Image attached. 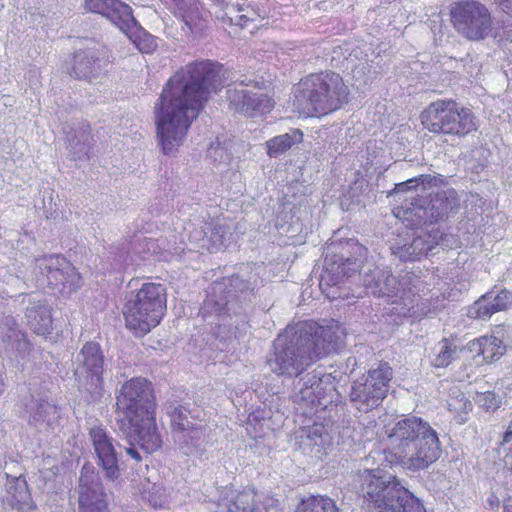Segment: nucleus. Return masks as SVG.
Returning a JSON list of instances; mask_svg holds the SVG:
<instances>
[{
  "label": "nucleus",
  "instance_id": "1",
  "mask_svg": "<svg viewBox=\"0 0 512 512\" xmlns=\"http://www.w3.org/2000/svg\"><path fill=\"white\" fill-rule=\"evenodd\" d=\"M223 65L195 61L167 81L156 107L157 135L165 154L180 146L212 93L222 86Z\"/></svg>",
  "mask_w": 512,
  "mask_h": 512
},
{
  "label": "nucleus",
  "instance_id": "2",
  "mask_svg": "<svg viewBox=\"0 0 512 512\" xmlns=\"http://www.w3.org/2000/svg\"><path fill=\"white\" fill-rule=\"evenodd\" d=\"M337 323L322 325L315 320H304L294 328H286L273 343L268 364L279 376H299L306 365L326 355L337 341Z\"/></svg>",
  "mask_w": 512,
  "mask_h": 512
},
{
  "label": "nucleus",
  "instance_id": "3",
  "mask_svg": "<svg viewBox=\"0 0 512 512\" xmlns=\"http://www.w3.org/2000/svg\"><path fill=\"white\" fill-rule=\"evenodd\" d=\"M157 400L154 386L144 377L125 381L116 395L119 429L131 444L148 454L162 447V437L156 423Z\"/></svg>",
  "mask_w": 512,
  "mask_h": 512
},
{
  "label": "nucleus",
  "instance_id": "4",
  "mask_svg": "<svg viewBox=\"0 0 512 512\" xmlns=\"http://www.w3.org/2000/svg\"><path fill=\"white\" fill-rule=\"evenodd\" d=\"M389 451L386 459L411 471L424 470L437 461L441 448L437 432L422 418L408 415L385 426Z\"/></svg>",
  "mask_w": 512,
  "mask_h": 512
},
{
  "label": "nucleus",
  "instance_id": "5",
  "mask_svg": "<svg viewBox=\"0 0 512 512\" xmlns=\"http://www.w3.org/2000/svg\"><path fill=\"white\" fill-rule=\"evenodd\" d=\"M349 89L342 76L334 71L311 73L294 88L293 107L303 117H322L348 102Z\"/></svg>",
  "mask_w": 512,
  "mask_h": 512
},
{
  "label": "nucleus",
  "instance_id": "6",
  "mask_svg": "<svg viewBox=\"0 0 512 512\" xmlns=\"http://www.w3.org/2000/svg\"><path fill=\"white\" fill-rule=\"evenodd\" d=\"M361 489L375 512H427L423 502L397 476L386 477L380 469L363 472Z\"/></svg>",
  "mask_w": 512,
  "mask_h": 512
},
{
  "label": "nucleus",
  "instance_id": "7",
  "mask_svg": "<svg viewBox=\"0 0 512 512\" xmlns=\"http://www.w3.org/2000/svg\"><path fill=\"white\" fill-rule=\"evenodd\" d=\"M166 310V287L146 282L125 302L122 313L126 328L136 336H144L161 323Z\"/></svg>",
  "mask_w": 512,
  "mask_h": 512
},
{
  "label": "nucleus",
  "instance_id": "8",
  "mask_svg": "<svg viewBox=\"0 0 512 512\" xmlns=\"http://www.w3.org/2000/svg\"><path fill=\"white\" fill-rule=\"evenodd\" d=\"M419 120L423 128L434 136L463 138L478 128L474 112L452 98L430 102L421 111Z\"/></svg>",
  "mask_w": 512,
  "mask_h": 512
},
{
  "label": "nucleus",
  "instance_id": "9",
  "mask_svg": "<svg viewBox=\"0 0 512 512\" xmlns=\"http://www.w3.org/2000/svg\"><path fill=\"white\" fill-rule=\"evenodd\" d=\"M453 29L469 41L485 40L494 29L491 10L479 0H457L449 6Z\"/></svg>",
  "mask_w": 512,
  "mask_h": 512
},
{
  "label": "nucleus",
  "instance_id": "10",
  "mask_svg": "<svg viewBox=\"0 0 512 512\" xmlns=\"http://www.w3.org/2000/svg\"><path fill=\"white\" fill-rule=\"evenodd\" d=\"M369 277L371 280H366V286L374 296L392 299L391 315L416 316L419 297L411 287H405L390 270L377 269Z\"/></svg>",
  "mask_w": 512,
  "mask_h": 512
},
{
  "label": "nucleus",
  "instance_id": "11",
  "mask_svg": "<svg viewBox=\"0 0 512 512\" xmlns=\"http://www.w3.org/2000/svg\"><path fill=\"white\" fill-rule=\"evenodd\" d=\"M392 377V367L381 361L377 368L368 370L365 376L353 383L350 401L360 411L377 408L387 396Z\"/></svg>",
  "mask_w": 512,
  "mask_h": 512
},
{
  "label": "nucleus",
  "instance_id": "12",
  "mask_svg": "<svg viewBox=\"0 0 512 512\" xmlns=\"http://www.w3.org/2000/svg\"><path fill=\"white\" fill-rule=\"evenodd\" d=\"M247 87L243 82L229 86L227 98L230 108L246 117L269 114L275 107L274 99L266 93L253 92Z\"/></svg>",
  "mask_w": 512,
  "mask_h": 512
},
{
  "label": "nucleus",
  "instance_id": "13",
  "mask_svg": "<svg viewBox=\"0 0 512 512\" xmlns=\"http://www.w3.org/2000/svg\"><path fill=\"white\" fill-rule=\"evenodd\" d=\"M46 277L48 285L58 292L69 297L82 286V276L77 269L61 255H54L49 258L46 266Z\"/></svg>",
  "mask_w": 512,
  "mask_h": 512
},
{
  "label": "nucleus",
  "instance_id": "14",
  "mask_svg": "<svg viewBox=\"0 0 512 512\" xmlns=\"http://www.w3.org/2000/svg\"><path fill=\"white\" fill-rule=\"evenodd\" d=\"M80 365L76 371L80 381L90 389L103 387L104 354L99 343L86 342L79 352Z\"/></svg>",
  "mask_w": 512,
  "mask_h": 512
},
{
  "label": "nucleus",
  "instance_id": "15",
  "mask_svg": "<svg viewBox=\"0 0 512 512\" xmlns=\"http://www.w3.org/2000/svg\"><path fill=\"white\" fill-rule=\"evenodd\" d=\"M465 349L481 365L495 364L506 355L508 350L505 340L494 333L473 338L467 342Z\"/></svg>",
  "mask_w": 512,
  "mask_h": 512
},
{
  "label": "nucleus",
  "instance_id": "16",
  "mask_svg": "<svg viewBox=\"0 0 512 512\" xmlns=\"http://www.w3.org/2000/svg\"><path fill=\"white\" fill-rule=\"evenodd\" d=\"M89 436L95 453L99 460V465L105 471V475L110 480L118 479L120 475L118 459L112 439L107 435L106 430L102 426L90 428Z\"/></svg>",
  "mask_w": 512,
  "mask_h": 512
},
{
  "label": "nucleus",
  "instance_id": "17",
  "mask_svg": "<svg viewBox=\"0 0 512 512\" xmlns=\"http://www.w3.org/2000/svg\"><path fill=\"white\" fill-rule=\"evenodd\" d=\"M85 8L105 16L121 30L135 23L131 7L120 0H85Z\"/></svg>",
  "mask_w": 512,
  "mask_h": 512
},
{
  "label": "nucleus",
  "instance_id": "18",
  "mask_svg": "<svg viewBox=\"0 0 512 512\" xmlns=\"http://www.w3.org/2000/svg\"><path fill=\"white\" fill-rule=\"evenodd\" d=\"M106 494L101 484L89 485L81 478L79 484V509L80 512H108Z\"/></svg>",
  "mask_w": 512,
  "mask_h": 512
},
{
  "label": "nucleus",
  "instance_id": "19",
  "mask_svg": "<svg viewBox=\"0 0 512 512\" xmlns=\"http://www.w3.org/2000/svg\"><path fill=\"white\" fill-rule=\"evenodd\" d=\"M303 139L304 134L299 128L292 129L290 133L275 136L265 143L267 155L270 158H277L289 151L294 144L302 143Z\"/></svg>",
  "mask_w": 512,
  "mask_h": 512
},
{
  "label": "nucleus",
  "instance_id": "20",
  "mask_svg": "<svg viewBox=\"0 0 512 512\" xmlns=\"http://www.w3.org/2000/svg\"><path fill=\"white\" fill-rule=\"evenodd\" d=\"M294 512H340L335 501L326 495H309L303 498Z\"/></svg>",
  "mask_w": 512,
  "mask_h": 512
},
{
  "label": "nucleus",
  "instance_id": "21",
  "mask_svg": "<svg viewBox=\"0 0 512 512\" xmlns=\"http://www.w3.org/2000/svg\"><path fill=\"white\" fill-rule=\"evenodd\" d=\"M457 335L451 334L439 342V351L432 360L435 368H446L458 357Z\"/></svg>",
  "mask_w": 512,
  "mask_h": 512
},
{
  "label": "nucleus",
  "instance_id": "22",
  "mask_svg": "<svg viewBox=\"0 0 512 512\" xmlns=\"http://www.w3.org/2000/svg\"><path fill=\"white\" fill-rule=\"evenodd\" d=\"M59 417L58 406L42 400L36 404L35 408H33L29 417V423L32 425L46 423L51 426L59 419Z\"/></svg>",
  "mask_w": 512,
  "mask_h": 512
},
{
  "label": "nucleus",
  "instance_id": "23",
  "mask_svg": "<svg viewBox=\"0 0 512 512\" xmlns=\"http://www.w3.org/2000/svg\"><path fill=\"white\" fill-rule=\"evenodd\" d=\"M27 316L35 333L45 335L50 332L52 315L48 308L40 307L39 309H31Z\"/></svg>",
  "mask_w": 512,
  "mask_h": 512
},
{
  "label": "nucleus",
  "instance_id": "24",
  "mask_svg": "<svg viewBox=\"0 0 512 512\" xmlns=\"http://www.w3.org/2000/svg\"><path fill=\"white\" fill-rule=\"evenodd\" d=\"M490 294L486 293L468 306L466 316L471 320L490 319L495 310L491 307Z\"/></svg>",
  "mask_w": 512,
  "mask_h": 512
},
{
  "label": "nucleus",
  "instance_id": "25",
  "mask_svg": "<svg viewBox=\"0 0 512 512\" xmlns=\"http://www.w3.org/2000/svg\"><path fill=\"white\" fill-rule=\"evenodd\" d=\"M181 16L192 33L201 32L204 30L206 20L203 18L195 0L190 5L189 9L185 10Z\"/></svg>",
  "mask_w": 512,
  "mask_h": 512
},
{
  "label": "nucleus",
  "instance_id": "26",
  "mask_svg": "<svg viewBox=\"0 0 512 512\" xmlns=\"http://www.w3.org/2000/svg\"><path fill=\"white\" fill-rule=\"evenodd\" d=\"M130 38L137 49L142 53H152L157 47L155 38L142 30L135 32Z\"/></svg>",
  "mask_w": 512,
  "mask_h": 512
},
{
  "label": "nucleus",
  "instance_id": "27",
  "mask_svg": "<svg viewBox=\"0 0 512 512\" xmlns=\"http://www.w3.org/2000/svg\"><path fill=\"white\" fill-rule=\"evenodd\" d=\"M75 64L72 67L71 75H75L76 78H89L93 74V60L88 57H81L80 54L74 56Z\"/></svg>",
  "mask_w": 512,
  "mask_h": 512
},
{
  "label": "nucleus",
  "instance_id": "28",
  "mask_svg": "<svg viewBox=\"0 0 512 512\" xmlns=\"http://www.w3.org/2000/svg\"><path fill=\"white\" fill-rule=\"evenodd\" d=\"M171 426L178 432L197 430V426L189 425L187 415L181 407L175 408L170 414Z\"/></svg>",
  "mask_w": 512,
  "mask_h": 512
},
{
  "label": "nucleus",
  "instance_id": "29",
  "mask_svg": "<svg viewBox=\"0 0 512 512\" xmlns=\"http://www.w3.org/2000/svg\"><path fill=\"white\" fill-rule=\"evenodd\" d=\"M477 403L485 411L494 412L500 407L501 401L495 392L486 391L478 396Z\"/></svg>",
  "mask_w": 512,
  "mask_h": 512
},
{
  "label": "nucleus",
  "instance_id": "30",
  "mask_svg": "<svg viewBox=\"0 0 512 512\" xmlns=\"http://www.w3.org/2000/svg\"><path fill=\"white\" fill-rule=\"evenodd\" d=\"M495 313L507 310L512 305V292L507 289L500 290L491 301Z\"/></svg>",
  "mask_w": 512,
  "mask_h": 512
},
{
  "label": "nucleus",
  "instance_id": "31",
  "mask_svg": "<svg viewBox=\"0 0 512 512\" xmlns=\"http://www.w3.org/2000/svg\"><path fill=\"white\" fill-rule=\"evenodd\" d=\"M432 181V178L430 175H420L416 178L408 179L404 182L396 184L395 189L398 191H408L411 188H415L417 185L424 184V183H430Z\"/></svg>",
  "mask_w": 512,
  "mask_h": 512
},
{
  "label": "nucleus",
  "instance_id": "32",
  "mask_svg": "<svg viewBox=\"0 0 512 512\" xmlns=\"http://www.w3.org/2000/svg\"><path fill=\"white\" fill-rule=\"evenodd\" d=\"M226 9H227V12L225 13V17H222V20H223V22L229 23L230 25H232L234 23V18L232 16L234 13H240V12L245 11V9L240 6H231V7L227 6ZM247 11H249V13H250V12H253V9L249 10L247 8L246 12Z\"/></svg>",
  "mask_w": 512,
  "mask_h": 512
},
{
  "label": "nucleus",
  "instance_id": "33",
  "mask_svg": "<svg viewBox=\"0 0 512 512\" xmlns=\"http://www.w3.org/2000/svg\"><path fill=\"white\" fill-rule=\"evenodd\" d=\"M494 3L503 14L512 18V0H494Z\"/></svg>",
  "mask_w": 512,
  "mask_h": 512
},
{
  "label": "nucleus",
  "instance_id": "34",
  "mask_svg": "<svg viewBox=\"0 0 512 512\" xmlns=\"http://www.w3.org/2000/svg\"><path fill=\"white\" fill-rule=\"evenodd\" d=\"M253 14L254 13H249V11H247L245 14L238 13V15H236V24L241 28L247 27L250 22L255 20L252 16Z\"/></svg>",
  "mask_w": 512,
  "mask_h": 512
},
{
  "label": "nucleus",
  "instance_id": "35",
  "mask_svg": "<svg viewBox=\"0 0 512 512\" xmlns=\"http://www.w3.org/2000/svg\"><path fill=\"white\" fill-rule=\"evenodd\" d=\"M324 432V426L322 424H314L308 433V438L315 440L316 438H322Z\"/></svg>",
  "mask_w": 512,
  "mask_h": 512
},
{
  "label": "nucleus",
  "instance_id": "36",
  "mask_svg": "<svg viewBox=\"0 0 512 512\" xmlns=\"http://www.w3.org/2000/svg\"><path fill=\"white\" fill-rule=\"evenodd\" d=\"M487 504H488L489 508L492 509V510H498L499 509V507H500V500H499L498 496L496 495V493L492 492L487 497Z\"/></svg>",
  "mask_w": 512,
  "mask_h": 512
},
{
  "label": "nucleus",
  "instance_id": "37",
  "mask_svg": "<svg viewBox=\"0 0 512 512\" xmlns=\"http://www.w3.org/2000/svg\"><path fill=\"white\" fill-rule=\"evenodd\" d=\"M128 443L130 444V447L126 448V453L131 457L133 458L136 462H140L141 461V455L140 453L137 451L136 449V445L139 446L137 443L135 444H131L129 441Z\"/></svg>",
  "mask_w": 512,
  "mask_h": 512
},
{
  "label": "nucleus",
  "instance_id": "38",
  "mask_svg": "<svg viewBox=\"0 0 512 512\" xmlns=\"http://www.w3.org/2000/svg\"><path fill=\"white\" fill-rule=\"evenodd\" d=\"M503 444H511L512 448V420L509 422L507 430L504 433Z\"/></svg>",
  "mask_w": 512,
  "mask_h": 512
},
{
  "label": "nucleus",
  "instance_id": "39",
  "mask_svg": "<svg viewBox=\"0 0 512 512\" xmlns=\"http://www.w3.org/2000/svg\"><path fill=\"white\" fill-rule=\"evenodd\" d=\"M503 512H512V495L503 499Z\"/></svg>",
  "mask_w": 512,
  "mask_h": 512
},
{
  "label": "nucleus",
  "instance_id": "40",
  "mask_svg": "<svg viewBox=\"0 0 512 512\" xmlns=\"http://www.w3.org/2000/svg\"><path fill=\"white\" fill-rule=\"evenodd\" d=\"M320 288L326 294L327 298H329L330 300H334L340 297V295H336L335 293L330 294L329 292H326L324 288L323 279L320 282Z\"/></svg>",
  "mask_w": 512,
  "mask_h": 512
},
{
  "label": "nucleus",
  "instance_id": "41",
  "mask_svg": "<svg viewBox=\"0 0 512 512\" xmlns=\"http://www.w3.org/2000/svg\"><path fill=\"white\" fill-rule=\"evenodd\" d=\"M435 199L436 200H441V202H443V204H444V211L447 212L448 206H449L447 198L443 194H437L435 196Z\"/></svg>",
  "mask_w": 512,
  "mask_h": 512
},
{
  "label": "nucleus",
  "instance_id": "42",
  "mask_svg": "<svg viewBox=\"0 0 512 512\" xmlns=\"http://www.w3.org/2000/svg\"><path fill=\"white\" fill-rule=\"evenodd\" d=\"M3 390H4V381H3L2 375H0V394L3 392Z\"/></svg>",
  "mask_w": 512,
  "mask_h": 512
},
{
  "label": "nucleus",
  "instance_id": "43",
  "mask_svg": "<svg viewBox=\"0 0 512 512\" xmlns=\"http://www.w3.org/2000/svg\"><path fill=\"white\" fill-rule=\"evenodd\" d=\"M453 399L457 400V399H464V398L463 397H454Z\"/></svg>",
  "mask_w": 512,
  "mask_h": 512
},
{
  "label": "nucleus",
  "instance_id": "44",
  "mask_svg": "<svg viewBox=\"0 0 512 512\" xmlns=\"http://www.w3.org/2000/svg\"><path fill=\"white\" fill-rule=\"evenodd\" d=\"M511 170H512V166H511Z\"/></svg>",
  "mask_w": 512,
  "mask_h": 512
}]
</instances>
